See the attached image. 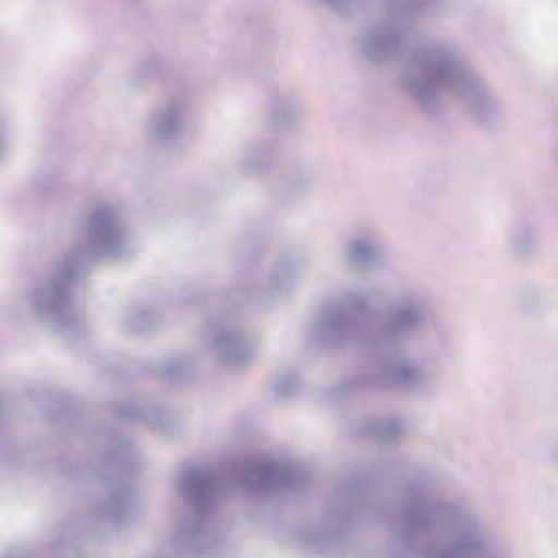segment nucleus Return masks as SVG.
Here are the masks:
<instances>
[{
  "mask_svg": "<svg viewBox=\"0 0 558 558\" xmlns=\"http://www.w3.org/2000/svg\"><path fill=\"white\" fill-rule=\"evenodd\" d=\"M130 233L119 218V205L102 201L88 214L85 236L54 265L51 277L34 286L25 295L32 313L59 322L68 316V289L83 265L95 257L120 258L131 253Z\"/></svg>",
  "mask_w": 558,
  "mask_h": 558,
  "instance_id": "obj_1",
  "label": "nucleus"
},
{
  "mask_svg": "<svg viewBox=\"0 0 558 558\" xmlns=\"http://www.w3.org/2000/svg\"><path fill=\"white\" fill-rule=\"evenodd\" d=\"M404 85L425 107L445 94L457 95L481 122L502 111L500 101L459 59L456 47L449 43L433 44L421 51L408 68Z\"/></svg>",
  "mask_w": 558,
  "mask_h": 558,
  "instance_id": "obj_2",
  "label": "nucleus"
},
{
  "mask_svg": "<svg viewBox=\"0 0 558 558\" xmlns=\"http://www.w3.org/2000/svg\"><path fill=\"white\" fill-rule=\"evenodd\" d=\"M365 303L363 295L349 293L340 307L325 312L313 324L314 337L322 342H337L353 338L357 332Z\"/></svg>",
  "mask_w": 558,
  "mask_h": 558,
  "instance_id": "obj_3",
  "label": "nucleus"
},
{
  "mask_svg": "<svg viewBox=\"0 0 558 558\" xmlns=\"http://www.w3.org/2000/svg\"><path fill=\"white\" fill-rule=\"evenodd\" d=\"M189 108L190 98L185 94L166 96L147 119L146 130L149 138L159 143L179 137L183 132Z\"/></svg>",
  "mask_w": 558,
  "mask_h": 558,
  "instance_id": "obj_4",
  "label": "nucleus"
},
{
  "mask_svg": "<svg viewBox=\"0 0 558 558\" xmlns=\"http://www.w3.org/2000/svg\"><path fill=\"white\" fill-rule=\"evenodd\" d=\"M226 484L208 470H185L177 481L178 492L199 512L213 508L226 492Z\"/></svg>",
  "mask_w": 558,
  "mask_h": 558,
  "instance_id": "obj_5",
  "label": "nucleus"
},
{
  "mask_svg": "<svg viewBox=\"0 0 558 558\" xmlns=\"http://www.w3.org/2000/svg\"><path fill=\"white\" fill-rule=\"evenodd\" d=\"M241 475L250 489L268 492L292 485L296 473L290 460L259 459L245 463Z\"/></svg>",
  "mask_w": 558,
  "mask_h": 558,
  "instance_id": "obj_6",
  "label": "nucleus"
},
{
  "mask_svg": "<svg viewBox=\"0 0 558 558\" xmlns=\"http://www.w3.org/2000/svg\"><path fill=\"white\" fill-rule=\"evenodd\" d=\"M403 34L404 25L400 19H387L360 37L359 48L365 57L381 61L397 51Z\"/></svg>",
  "mask_w": 558,
  "mask_h": 558,
  "instance_id": "obj_7",
  "label": "nucleus"
},
{
  "mask_svg": "<svg viewBox=\"0 0 558 558\" xmlns=\"http://www.w3.org/2000/svg\"><path fill=\"white\" fill-rule=\"evenodd\" d=\"M457 538L452 545L437 550L426 549V558H481L484 536L473 522H461L456 527Z\"/></svg>",
  "mask_w": 558,
  "mask_h": 558,
  "instance_id": "obj_8",
  "label": "nucleus"
},
{
  "mask_svg": "<svg viewBox=\"0 0 558 558\" xmlns=\"http://www.w3.org/2000/svg\"><path fill=\"white\" fill-rule=\"evenodd\" d=\"M211 351L220 362L236 366L251 357L252 345L239 328L226 327L214 337Z\"/></svg>",
  "mask_w": 558,
  "mask_h": 558,
  "instance_id": "obj_9",
  "label": "nucleus"
},
{
  "mask_svg": "<svg viewBox=\"0 0 558 558\" xmlns=\"http://www.w3.org/2000/svg\"><path fill=\"white\" fill-rule=\"evenodd\" d=\"M375 380L387 386H417L426 381V375L408 361L389 357L373 366Z\"/></svg>",
  "mask_w": 558,
  "mask_h": 558,
  "instance_id": "obj_10",
  "label": "nucleus"
},
{
  "mask_svg": "<svg viewBox=\"0 0 558 558\" xmlns=\"http://www.w3.org/2000/svg\"><path fill=\"white\" fill-rule=\"evenodd\" d=\"M268 123L275 130L290 129L303 118V109L296 97L287 90L275 92L267 100Z\"/></svg>",
  "mask_w": 558,
  "mask_h": 558,
  "instance_id": "obj_11",
  "label": "nucleus"
},
{
  "mask_svg": "<svg viewBox=\"0 0 558 558\" xmlns=\"http://www.w3.org/2000/svg\"><path fill=\"white\" fill-rule=\"evenodd\" d=\"M423 302L415 293H405L391 307V324L398 329L414 328L423 322Z\"/></svg>",
  "mask_w": 558,
  "mask_h": 558,
  "instance_id": "obj_12",
  "label": "nucleus"
},
{
  "mask_svg": "<svg viewBox=\"0 0 558 558\" xmlns=\"http://www.w3.org/2000/svg\"><path fill=\"white\" fill-rule=\"evenodd\" d=\"M377 256V245L369 234L352 236L343 250V258L349 264L365 265Z\"/></svg>",
  "mask_w": 558,
  "mask_h": 558,
  "instance_id": "obj_13",
  "label": "nucleus"
},
{
  "mask_svg": "<svg viewBox=\"0 0 558 558\" xmlns=\"http://www.w3.org/2000/svg\"><path fill=\"white\" fill-rule=\"evenodd\" d=\"M509 242L512 254L521 258L534 256L541 248L536 231L527 226L514 229L509 234Z\"/></svg>",
  "mask_w": 558,
  "mask_h": 558,
  "instance_id": "obj_14",
  "label": "nucleus"
},
{
  "mask_svg": "<svg viewBox=\"0 0 558 558\" xmlns=\"http://www.w3.org/2000/svg\"><path fill=\"white\" fill-rule=\"evenodd\" d=\"M429 519L430 509L425 502L420 500L412 505L405 518V535L412 536L424 532L429 524Z\"/></svg>",
  "mask_w": 558,
  "mask_h": 558,
  "instance_id": "obj_15",
  "label": "nucleus"
},
{
  "mask_svg": "<svg viewBox=\"0 0 558 558\" xmlns=\"http://www.w3.org/2000/svg\"><path fill=\"white\" fill-rule=\"evenodd\" d=\"M150 319V314L145 308H134L129 311L124 317L126 328L132 332L143 330Z\"/></svg>",
  "mask_w": 558,
  "mask_h": 558,
  "instance_id": "obj_16",
  "label": "nucleus"
},
{
  "mask_svg": "<svg viewBox=\"0 0 558 558\" xmlns=\"http://www.w3.org/2000/svg\"><path fill=\"white\" fill-rule=\"evenodd\" d=\"M136 69L140 75L153 77L162 72L163 62L156 56H146L137 61Z\"/></svg>",
  "mask_w": 558,
  "mask_h": 558,
  "instance_id": "obj_17",
  "label": "nucleus"
},
{
  "mask_svg": "<svg viewBox=\"0 0 558 558\" xmlns=\"http://www.w3.org/2000/svg\"><path fill=\"white\" fill-rule=\"evenodd\" d=\"M404 430V425L399 420H391L383 423L378 428V435L384 440H390L399 435H401Z\"/></svg>",
  "mask_w": 558,
  "mask_h": 558,
  "instance_id": "obj_18",
  "label": "nucleus"
},
{
  "mask_svg": "<svg viewBox=\"0 0 558 558\" xmlns=\"http://www.w3.org/2000/svg\"><path fill=\"white\" fill-rule=\"evenodd\" d=\"M126 507V498L125 497H113L107 506L108 514L111 517L112 520H117L120 515V513L125 509Z\"/></svg>",
  "mask_w": 558,
  "mask_h": 558,
  "instance_id": "obj_19",
  "label": "nucleus"
},
{
  "mask_svg": "<svg viewBox=\"0 0 558 558\" xmlns=\"http://www.w3.org/2000/svg\"><path fill=\"white\" fill-rule=\"evenodd\" d=\"M203 531V521L197 520L193 523L184 524L180 527V537L186 539L201 534Z\"/></svg>",
  "mask_w": 558,
  "mask_h": 558,
  "instance_id": "obj_20",
  "label": "nucleus"
},
{
  "mask_svg": "<svg viewBox=\"0 0 558 558\" xmlns=\"http://www.w3.org/2000/svg\"><path fill=\"white\" fill-rule=\"evenodd\" d=\"M262 151L256 148H250L243 151V162L246 167L255 168L257 167V159L259 158Z\"/></svg>",
  "mask_w": 558,
  "mask_h": 558,
  "instance_id": "obj_21",
  "label": "nucleus"
},
{
  "mask_svg": "<svg viewBox=\"0 0 558 558\" xmlns=\"http://www.w3.org/2000/svg\"><path fill=\"white\" fill-rule=\"evenodd\" d=\"M324 1L336 7V8H342L345 4L350 3L352 0H324Z\"/></svg>",
  "mask_w": 558,
  "mask_h": 558,
  "instance_id": "obj_22",
  "label": "nucleus"
}]
</instances>
